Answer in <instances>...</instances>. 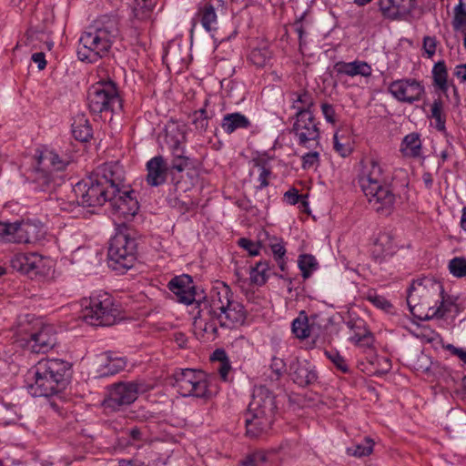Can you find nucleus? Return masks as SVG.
<instances>
[{
	"instance_id": "15",
	"label": "nucleus",
	"mask_w": 466,
	"mask_h": 466,
	"mask_svg": "<svg viewBox=\"0 0 466 466\" xmlns=\"http://www.w3.org/2000/svg\"><path fill=\"white\" fill-rule=\"evenodd\" d=\"M379 8L383 16L390 20L410 21L421 14L416 0H379Z\"/></svg>"
},
{
	"instance_id": "8",
	"label": "nucleus",
	"mask_w": 466,
	"mask_h": 466,
	"mask_svg": "<svg viewBox=\"0 0 466 466\" xmlns=\"http://www.w3.org/2000/svg\"><path fill=\"white\" fill-rule=\"evenodd\" d=\"M86 99L93 114L116 113L123 106L116 84L109 78L93 84L88 88Z\"/></svg>"
},
{
	"instance_id": "18",
	"label": "nucleus",
	"mask_w": 466,
	"mask_h": 466,
	"mask_svg": "<svg viewBox=\"0 0 466 466\" xmlns=\"http://www.w3.org/2000/svg\"><path fill=\"white\" fill-rule=\"evenodd\" d=\"M93 176L108 187L111 194L121 193L125 189V171L118 162H109L98 167Z\"/></svg>"
},
{
	"instance_id": "27",
	"label": "nucleus",
	"mask_w": 466,
	"mask_h": 466,
	"mask_svg": "<svg viewBox=\"0 0 466 466\" xmlns=\"http://www.w3.org/2000/svg\"><path fill=\"white\" fill-rule=\"evenodd\" d=\"M250 127V120L239 112L228 113L223 116L221 120V127L228 135H231L238 129H248Z\"/></svg>"
},
{
	"instance_id": "32",
	"label": "nucleus",
	"mask_w": 466,
	"mask_h": 466,
	"mask_svg": "<svg viewBox=\"0 0 466 466\" xmlns=\"http://www.w3.org/2000/svg\"><path fill=\"white\" fill-rule=\"evenodd\" d=\"M72 134L81 142H86L92 137V128L85 116H77L72 123Z\"/></svg>"
},
{
	"instance_id": "54",
	"label": "nucleus",
	"mask_w": 466,
	"mask_h": 466,
	"mask_svg": "<svg viewBox=\"0 0 466 466\" xmlns=\"http://www.w3.org/2000/svg\"><path fill=\"white\" fill-rule=\"evenodd\" d=\"M123 433L128 438L127 444L129 445H135L137 442L143 441L146 435L145 431L138 427L127 429Z\"/></svg>"
},
{
	"instance_id": "63",
	"label": "nucleus",
	"mask_w": 466,
	"mask_h": 466,
	"mask_svg": "<svg viewBox=\"0 0 466 466\" xmlns=\"http://www.w3.org/2000/svg\"><path fill=\"white\" fill-rule=\"evenodd\" d=\"M320 107L327 122L334 124L336 122V113L333 106L328 103H322Z\"/></svg>"
},
{
	"instance_id": "5",
	"label": "nucleus",
	"mask_w": 466,
	"mask_h": 466,
	"mask_svg": "<svg viewBox=\"0 0 466 466\" xmlns=\"http://www.w3.org/2000/svg\"><path fill=\"white\" fill-rule=\"evenodd\" d=\"M276 396L264 386L255 388L252 400L244 414L245 435L249 439L267 436L276 420Z\"/></svg>"
},
{
	"instance_id": "36",
	"label": "nucleus",
	"mask_w": 466,
	"mask_h": 466,
	"mask_svg": "<svg viewBox=\"0 0 466 466\" xmlns=\"http://www.w3.org/2000/svg\"><path fill=\"white\" fill-rule=\"evenodd\" d=\"M430 117L434 120V127L438 131L444 132L446 130V115L443 111V103L440 98L432 102Z\"/></svg>"
},
{
	"instance_id": "38",
	"label": "nucleus",
	"mask_w": 466,
	"mask_h": 466,
	"mask_svg": "<svg viewBox=\"0 0 466 466\" xmlns=\"http://www.w3.org/2000/svg\"><path fill=\"white\" fill-rule=\"evenodd\" d=\"M298 266L301 271L304 279H309L312 272L318 268V261L316 258L310 254H302L299 256Z\"/></svg>"
},
{
	"instance_id": "19",
	"label": "nucleus",
	"mask_w": 466,
	"mask_h": 466,
	"mask_svg": "<svg viewBox=\"0 0 466 466\" xmlns=\"http://www.w3.org/2000/svg\"><path fill=\"white\" fill-rule=\"evenodd\" d=\"M56 343L55 328L52 325H45L37 332L31 334L24 346L34 353L45 354L51 350Z\"/></svg>"
},
{
	"instance_id": "37",
	"label": "nucleus",
	"mask_w": 466,
	"mask_h": 466,
	"mask_svg": "<svg viewBox=\"0 0 466 466\" xmlns=\"http://www.w3.org/2000/svg\"><path fill=\"white\" fill-rule=\"evenodd\" d=\"M268 246L281 271L286 269V248L282 239L272 238Z\"/></svg>"
},
{
	"instance_id": "60",
	"label": "nucleus",
	"mask_w": 466,
	"mask_h": 466,
	"mask_svg": "<svg viewBox=\"0 0 466 466\" xmlns=\"http://www.w3.org/2000/svg\"><path fill=\"white\" fill-rule=\"evenodd\" d=\"M191 165L190 158L188 157H182L177 159H172L170 168L178 172L184 171Z\"/></svg>"
},
{
	"instance_id": "4",
	"label": "nucleus",
	"mask_w": 466,
	"mask_h": 466,
	"mask_svg": "<svg viewBox=\"0 0 466 466\" xmlns=\"http://www.w3.org/2000/svg\"><path fill=\"white\" fill-rule=\"evenodd\" d=\"M71 364L62 359H42L29 370L33 382L30 389L35 396H57L69 383Z\"/></svg>"
},
{
	"instance_id": "58",
	"label": "nucleus",
	"mask_w": 466,
	"mask_h": 466,
	"mask_svg": "<svg viewBox=\"0 0 466 466\" xmlns=\"http://www.w3.org/2000/svg\"><path fill=\"white\" fill-rule=\"evenodd\" d=\"M361 334L359 333V337L356 341H353L356 345L364 348L370 349L373 346L374 338L370 330H361Z\"/></svg>"
},
{
	"instance_id": "17",
	"label": "nucleus",
	"mask_w": 466,
	"mask_h": 466,
	"mask_svg": "<svg viewBox=\"0 0 466 466\" xmlns=\"http://www.w3.org/2000/svg\"><path fill=\"white\" fill-rule=\"evenodd\" d=\"M390 95L401 103L412 104L419 101L425 93L424 86L414 78H403L391 82Z\"/></svg>"
},
{
	"instance_id": "62",
	"label": "nucleus",
	"mask_w": 466,
	"mask_h": 466,
	"mask_svg": "<svg viewBox=\"0 0 466 466\" xmlns=\"http://www.w3.org/2000/svg\"><path fill=\"white\" fill-rule=\"evenodd\" d=\"M437 47V40L435 37L424 36L423 38V49L429 57H431Z\"/></svg>"
},
{
	"instance_id": "51",
	"label": "nucleus",
	"mask_w": 466,
	"mask_h": 466,
	"mask_svg": "<svg viewBox=\"0 0 466 466\" xmlns=\"http://www.w3.org/2000/svg\"><path fill=\"white\" fill-rule=\"evenodd\" d=\"M15 222L10 223L0 221V242H14V239L11 238L15 235Z\"/></svg>"
},
{
	"instance_id": "2",
	"label": "nucleus",
	"mask_w": 466,
	"mask_h": 466,
	"mask_svg": "<svg viewBox=\"0 0 466 466\" xmlns=\"http://www.w3.org/2000/svg\"><path fill=\"white\" fill-rule=\"evenodd\" d=\"M69 163L68 157H61L54 150L44 148L39 152L37 165L33 170L34 189L36 192L48 194V198H46V206L55 214H58L60 211L74 212L78 207L77 202L53 197L56 188L64 182V176L61 172Z\"/></svg>"
},
{
	"instance_id": "55",
	"label": "nucleus",
	"mask_w": 466,
	"mask_h": 466,
	"mask_svg": "<svg viewBox=\"0 0 466 466\" xmlns=\"http://www.w3.org/2000/svg\"><path fill=\"white\" fill-rule=\"evenodd\" d=\"M347 326L348 328L351 330V334L350 336V341H356L357 339H358V335L359 333L361 334V330H369L367 328H366V324L364 322V320L362 319H356V320H350L347 322Z\"/></svg>"
},
{
	"instance_id": "41",
	"label": "nucleus",
	"mask_w": 466,
	"mask_h": 466,
	"mask_svg": "<svg viewBox=\"0 0 466 466\" xmlns=\"http://www.w3.org/2000/svg\"><path fill=\"white\" fill-rule=\"evenodd\" d=\"M432 76L434 80V85L438 86L442 91H447L448 84V73L447 67L444 61H439L436 63L432 68Z\"/></svg>"
},
{
	"instance_id": "21",
	"label": "nucleus",
	"mask_w": 466,
	"mask_h": 466,
	"mask_svg": "<svg viewBox=\"0 0 466 466\" xmlns=\"http://www.w3.org/2000/svg\"><path fill=\"white\" fill-rule=\"evenodd\" d=\"M10 262L14 269L24 274H40L45 268L44 258L38 253H18Z\"/></svg>"
},
{
	"instance_id": "31",
	"label": "nucleus",
	"mask_w": 466,
	"mask_h": 466,
	"mask_svg": "<svg viewBox=\"0 0 466 466\" xmlns=\"http://www.w3.org/2000/svg\"><path fill=\"white\" fill-rule=\"evenodd\" d=\"M293 109H296L295 115L300 112L313 113L312 108L315 105L312 95L308 91L294 92L291 94Z\"/></svg>"
},
{
	"instance_id": "50",
	"label": "nucleus",
	"mask_w": 466,
	"mask_h": 466,
	"mask_svg": "<svg viewBox=\"0 0 466 466\" xmlns=\"http://www.w3.org/2000/svg\"><path fill=\"white\" fill-rule=\"evenodd\" d=\"M270 380H279L286 370V364L280 358L273 357L270 364Z\"/></svg>"
},
{
	"instance_id": "20",
	"label": "nucleus",
	"mask_w": 466,
	"mask_h": 466,
	"mask_svg": "<svg viewBox=\"0 0 466 466\" xmlns=\"http://www.w3.org/2000/svg\"><path fill=\"white\" fill-rule=\"evenodd\" d=\"M15 235L11 239L15 243H35L45 238L43 224L32 220L15 221Z\"/></svg>"
},
{
	"instance_id": "1",
	"label": "nucleus",
	"mask_w": 466,
	"mask_h": 466,
	"mask_svg": "<svg viewBox=\"0 0 466 466\" xmlns=\"http://www.w3.org/2000/svg\"><path fill=\"white\" fill-rule=\"evenodd\" d=\"M197 304L198 311L194 324L206 333L215 335L218 325L231 329L243 324L246 319L244 306L235 299L230 287L224 282L212 289L208 299Z\"/></svg>"
},
{
	"instance_id": "11",
	"label": "nucleus",
	"mask_w": 466,
	"mask_h": 466,
	"mask_svg": "<svg viewBox=\"0 0 466 466\" xmlns=\"http://www.w3.org/2000/svg\"><path fill=\"white\" fill-rule=\"evenodd\" d=\"M319 123L313 113H299L294 116V123L291 133L294 135L297 143L306 148H320V129Z\"/></svg>"
},
{
	"instance_id": "52",
	"label": "nucleus",
	"mask_w": 466,
	"mask_h": 466,
	"mask_svg": "<svg viewBox=\"0 0 466 466\" xmlns=\"http://www.w3.org/2000/svg\"><path fill=\"white\" fill-rule=\"evenodd\" d=\"M260 13V7L258 5H253L250 8H245L241 11L240 16L243 19L248 20L247 26L254 27L257 26V15Z\"/></svg>"
},
{
	"instance_id": "39",
	"label": "nucleus",
	"mask_w": 466,
	"mask_h": 466,
	"mask_svg": "<svg viewBox=\"0 0 466 466\" xmlns=\"http://www.w3.org/2000/svg\"><path fill=\"white\" fill-rule=\"evenodd\" d=\"M373 440L366 437L361 443H355L348 447L347 454L358 458L368 456L373 451Z\"/></svg>"
},
{
	"instance_id": "14",
	"label": "nucleus",
	"mask_w": 466,
	"mask_h": 466,
	"mask_svg": "<svg viewBox=\"0 0 466 466\" xmlns=\"http://www.w3.org/2000/svg\"><path fill=\"white\" fill-rule=\"evenodd\" d=\"M147 390V386L138 380L115 383L109 388L108 397L104 400V406L118 410L122 406L133 403L139 393H144Z\"/></svg>"
},
{
	"instance_id": "47",
	"label": "nucleus",
	"mask_w": 466,
	"mask_h": 466,
	"mask_svg": "<svg viewBox=\"0 0 466 466\" xmlns=\"http://www.w3.org/2000/svg\"><path fill=\"white\" fill-rule=\"evenodd\" d=\"M325 355L343 373H349L350 368L346 360L336 350H326Z\"/></svg>"
},
{
	"instance_id": "45",
	"label": "nucleus",
	"mask_w": 466,
	"mask_h": 466,
	"mask_svg": "<svg viewBox=\"0 0 466 466\" xmlns=\"http://www.w3.org/2000/svg\"><path fill=\"white\" fill-rule=\"evenodd\" d=\"M117 26V18L113 15H103L91 21L93 29H112Z\"/></svg>"
},
{
	"instance_id": "30",
	"label": "nucleus",
	"mask_w": 466,
	"mask_h": 466,
	"mask_svg": "<svg viewBox=\"0 0 466 466\" xmlns=\"http://www.w3.org/2000/svg\"><path fill=\"white\" fill-rule=\"evenodd\" d=\"M185 140V135L177 128L167 129L166 134V142L171 150L173 159L186 157L185 149L182 146Z\"/></svg>"
},
{
	"instance_id": "24",
	"label": "nucleus",
	"mask_w": 466,
	"mask_h": 466,
	"mask_svg": "<svg viewBox=\"0 0 466 466\" xmlns=\"http://www.w3.org/2000/svg\"><path fill=\"white\" fill-rule=\"evenodd\" d=\"M169 167L166 159L158 155L150 158L146 164L145 181L150 187H159L166 183Z\"/></svg>"
},
{
	"instance_id": "12",
	"label": "nucleus",
	"mask_w": 466,
	"mask_h": 466,
	"mask_svg": "<svg viewBox=\"0 0 466 466\" xmlns=\"http://www.w3.org/2000/svg\"><path fill=\"white\" fill-rule=\"evenodd\" d=\"M106 31H84L79 38L77 56L81 61L95 63L106 55L111 42Z\"/></svg>"
},
{
	"instance_id": "44",
	"label": "nucleus",
	"mask_w": 466,
	"mask_h": 466,
	"mask_svg": "<svg viewBox=\"0 0 466 466\" xmlns=\"http://www.w3.org/2000/svg\"><path fill=\"white\" fill-rule=\"evenodd\" d=\"M376 248H380L384 258L392 256L397 249V246L393 243L389 234H382L379 237Z\"/></svg>"
},
{
	"instance_id": "46",
	"label": "nucleus",
	"mask_w": 466,
	"mask_h": 466,
	"mask_svg": "<svg viewBox=\"0 0 466 466\" xmlns=\"http://www.w3.org/2000/svg\"><path fill=\"white\" fill-rule=\"evenodd\" d=\"M449 270L456 278L466 277V258L463 257H455L449 262Z\"/></svg>"
},
{
	"instance_id": "28",
	"label": "nucleus",
	"mask_w": 466,
	"mask_h": 466,
	"mask_svg": "<svg viewBox=\"0 0 466 466\" xmlns=\"http://www.w3.org/2000/svg\"><path fill=\"white\" fill-rule=\"evenodd\" d=\"M400 151L405 157H420L422 156V142L420 134L412 132L406 135L400 143Z\"/></svg>"
},
{
	"instance_id": "10",
	"label": "nucleus",
	"mask_w": 466,
	"mask_h": 466,
	"mask_svg": "<svg viewBox=\"0 0 466 466\" xmlns=\"http://www.w3.org/2000/svg\"><path fill=\"white\" fill-rule=\"evenodd\" d=\"M175 386L183 397L208 399L211 395L207 374L200 370L181 369L173 374Z\"/></svg>"
},
{
	"instance_id": "13",
	"label": "nucleus",
	"mask_w": 466,
	"mask_h": 466,
	"mask_svg": "<svg viewBox=\"0 0 466 466\" xmlns=\"http://www.w3.org/2000/svg\"><path fill=\"white\" fill-rule=\"evenodd\" d=\"M73 190L78 206H102L112 198L108 187L97 181L94 176L87 180L76 183Z\"/></svg>"
},
{
	"instance_id": "42",
	"label": "nucleus",
	"mask_w": 466,
	"mask_h": 466,
	"mask_svg": "<svg viewBox=\"0 0 466 466\" xmlns=\"http://www.w3.org/2000/svg\"><path fill=\"white\" fill-rule=\"evenodd\" d=\"M436 299H438V302H433L434 308H432L431 311H432L433 317L442 318L447 312L451 311L454 301L450 297H446L444 292Z\"/></svg>"
},
{
	"instance_id": "61",
	"label": "nucleus",
	"mask_w": 466,
	"mask_h": 466,
	"mask_svg": "<svg viewBox=\"0 0 466 466\" xmlns=\"http://www.w3.org/2000/svg\"><path fill=\"white\" fill-rule=\"evenodd\" d=\"M238 245L248 251L249 255L251 256H257L259 253V247L250 239L244 238H240L238 240Z\"/></svg>"
},
{
	"instance_id": "56",
	"label": "nucleus",
	"mask_w": 466,
	"mask_h": 466,
	"mask_svg": "<svg viewBox=\"0 0 466 466\" xmlns=\"http://www.w3.org/2000/svg\"><path fill=\"white\" fill-rule=\"evenodd\" d=\"M284 198L286 201L290 205H295L299 202L301 203L302 206L306 207L308 205L307 197L304 195H299V191L296 188H291L288 190L284 194Z\"/></svg>"
},
{
	"instance_id": "43",
	"label": "nucleus",
	"mask_w": 466,
	"mask_h": 466,
	"mask_svg": "<svg viewBox=\"0 0 466 466\" xmlns=\"http://www.w3.org/2000/svg\"><path fill=\"white\" fill-rule=\"evenodd\" d=\"M271 58V52L268 48H254L251 50L248 59L258 67L265 66Z\"/></svg>"
},
{
	"instance_id": "6",
	"label": "nucleus",
	"mask_w": 466,
	"mask_h": 466,
	"mask_svg": "<svg viewBox=\"0 0 466 466\" xmlns=\"http://www.w3.org/2000/svg\"><path fill=\"white\" fill-rule=\"evenodd\" d=\"M79 318L92 326H112L119 318V309L107 292L95 293L81 300Z\"/></svg>"
},
{
	"instance_id": "48",
	"label": "nucleus",
	"mask_w": 466,
	"mask_h": 466,
	"mask_svg": "<svg viewBox=\"0 0 466 466\" xmlns=\"http://www.w3.org/2000/svg\"><path fill=\"white\" fill-rule=\"evenodd\" d=\"M301 160V167L305 170L317 167L320 162V154L317 149H312L311 151L304 154Z\"/></svg>"
},
{
	"instance_id": "59",
	"label": "nucleus",
	"mask_w": 466,
	"mask_h": 466,
	"mask_svg": "<svg viewBox=\"0 0 466 466\" xmlns=\"http://www.w3.org/2000/svg\"><path fill=\"white\" fill-rule=\"evenodd\" d=\"M126 365L127 360L125 358L110 359L106 365L107 372L110 374L117 373L120 370H124L126 368Z\"/></svg>"
},
{
	"instance_id": "53",
	"label": "nucleus",
	"mask_w": 466,
	"mask_h": 466,
	"mask_svg": "<svg viewBox=\"0 0 466 466\" xmlns=\"http://www.w3.org/2000/svg\"><path fill=\"white\" fill-rule=\"evenodd\" d=\"M466 25V4L460 0L459 5L454 8L453 26L455 28Z\"/></svg>"
},
{
	"instance_id": "64",
	"label": "nucleus",
	"mask_w": 466,
	"mask_h": 466,
	"mask_svg": "<svg viewBox=\"0 0 466 466\" xmlns=\"http://www.w3.org/2000/svg\"><path fill=\"white\" fill-rule=\"evenodd\" d=\"M451 355L456 356L463 364H466V350L462 348H457L452 344H447L444 346Z\"/></svg>"
},
{
	"instance_id": "23",
	"label": "nucleus",
	"mask_w": 466,
	"mask_h": 466,
	"mask_svg": "<svg viewBox=\"0 0 466 466\" xmlns=\"http://www.w3.org/2000/svg\"><path fill=\"white\" fill-rule=\"evenodd\" d=\"M170 291L177 297V300L186 305L192 304L195 299V287L193 280L188 275L174 277L167 285Z\"/></svg>"
},
{
	"instance_id": "40",
	"label": "nucleus",
	"mask_w": 466,
	"mask_h": 466,
	"mask_svg": "<svg viewBox=\"0 0 466 466\" xmlns=\"http://www.w3.org/2000/svg\"><path fill=\"white\" fill-rule=\"evenodd\" d=\"M292 333L299 339H306L309 336V326L307 315L302 311L291 324Z\"/></svg>"
},
{
	"instance_id": "16",
	"label": "nucleus",
	"mask_w": 466,
	"mask_h": 466,
	"mask_svg": "<svg viewBox=\"0 0 466 466\" xmlns=\"http://www.w3.org/2000/svg\"><path fill=\"white\" fill-rule=\"evenodd\" d=\"M133 190L122 189L121 193H113L109 198L112 215L119 220V224L130 221L139 209L138 201L132 196Z\"/></svg>"
},
{
	"instance_id": "25",
	"label": "nucleus",
	"mask_w": 466,
	"mask_h": 466,
	"mask_svg": "<svg viewBox=\"0 0 466 466\" xmlns=\"http://www.w3.org/2000/svg\"><path fill=\"white\" fill-rule=\"evenodd\" d=\"M333 68L338 75L349 76H361L368 77L372 74L371 66L367 62L360 60L352 62L339 61L334 65Z\"/></svg>"
},
{
	"instance_id": "26",
	"label": "nucleus",
	"mask_w": 466,
	"mask_h": 466,
	"mask_svg": "<svg viewBox=\"0 0 466 466\" xmlns=\"http://www.w3.org/2000/svg\"><path fill=\"white\" fill-rule=\"evenodd\" d=\"M193 21L194 26L196 22L198 21L204 29H216L218 25V9L211 4L205 3L198 7Z\"/></svg>"
},
{
	"instance_id": "9",
	"label": "nucleus",
	"mask_w": 466,
	"mask_h": 466,
	"mask_svg": "<svg viewBox=\"0 0 466 466\" xmlns=\"http://www.w3.org/2000/svg\"><path fill=\"white\" fill-rule=\"evenodd\" d=\"M137 243L134 238L117 232L109 242L108 266L121 274L133 268L137 259Z\"/></svg>"
},
{
	"instance_id": "29",
	"label": "nucleus",
	"mask_w": 466,
	"mask_h": 466,
	"mask_svg": "<svg viewBox=\"0 0 466 466\" xmlns=\"http://www.w3.org/2000/svg\"><path fill=\"white\" fill-rule=\"evenodd\" d=\"M275 451H257L248 454L241 462L242 466H276Z\"/></svg>"
},
{
	"instance_id": "57",
	"label": "nucleus",
	"mask_w": 466,
	"mask_h": 466,
	"mask_svg": "<svg viewBox=\"0 0 466 466\" xmlns=\"http://www.w3.org/2000/svg\"><path fill=\"white\" fill-rule=\"evenodd\" d=\"M333 148L341 157H346L350 155L352 148L350 143H341L338 133L333 136Z\"/></svg>"
},
{
	"instance_id": "35",
	"label": "nucleus",
	"mask_w": 466,
	"mask_h": 466,
	"mask_svg": "<svg viewBox=\"0 0 466 466\" xmlns=\"http://www.w3.org/2000/svg\"><path fill=\"white\" fill-rule=\"evenodd\" d=\"M253 164L259 171L258 177V185L256 186V189L261 190L269 185V178L272 175V171L268 166V160L265 158L253 159Z\"/></svg>"
},
{
	"instance_id": "34",
	"label": "nucleus",
	"mask_w": 466,
	"mask_h": 466,
	"mask_svg": "<svg viewBox=\"0 0 466 466\" xmlns=\"http://www.w3.org/2000/svg\"><path fill=\"white\" fill-rule=\"evenodd\" d=\"M271 268L269 261L263 260L256 263L254 267L250 268L249 275L250 280L253 284L258 286L264 285L271 275Z\"/></svg>"
},
{
	"instance_id": "3",
	"label": "nucleus",
	"mask_w": 466,
	"mask_h": 466,
	"mask_svg": "<svg viewBox=\"0 0 466 466\" xmlns=\"http://www.w3.org/2000/svg\"><path fill=\"white\" fill-rule=\"evenodd\" d=\"M359 183L371 208L379 214L389 216L394 208L396 197L388 185L381 162L368 157L360 162Z\"/></svg>"
},
{
	"instance_id": "33",
	"label": "nucleus",
	"mask_w": 466,
	"mask_h": 466,
	"mask_svg": "<svg viewBox=\"0 0 466 466\" xmlns=\"http://www.w3.org/2000/svg\"><path fill=\"white\" fill-rule=\"evenodd\" d=\"M208 103L209 100L206 99L204 101L203 107L194 111L193 114L190 116L195 129L199 133H204L207 131L208 127V122L214 115L213 112L208 113L207 110Z\"/></svg>"
},
{
	"instance_id": "22",
	"label": "nucleus",
	"mask_w": 466,
	"mask_h": 466,
	"mask_svg": "<svg viewBox=\"0 0 466 466\" xmlns=\"http://www.w3.org/2000/svg\"><path fill=\"white\" fill-rule=\"evenodd\" d=\"M289 376L294 383L306 387L314 383L318 379L315 367L308 360L296 359L289 365Z\"/></svg>"
},
{
	"instance_id": "7",
	"label": "nucleus",
	"mask_w": 466,
	"mask_h": 466,
	"mask_svg": "<svg viewBox=\"0 0 466 466\" xmlns=\"http://www.w3.org/2000/svg\"><path fill=\"white\" fill-rule=\"evenodd\" d=\"M443 293L442 284L432 277H422L413 279L407 290V305L410 312L416 318L423 319L428 314L423 316V311L428 309L431 310L433 302Z\"/></svg>"
},
{
	"instance_id": "49",
	"label": "nucleus",
	"mask_w": 466,
	"mask_h": 466,
	"mask_svg": "<svg viewBox=\"0 0 466 466\" xmlns=\"http://www.w3.org/2000/svg\"><path fill=\"white\" fill-rule=\"evenodd\" d=\"M366 299L372 303L378 309L388 310L392 305L383 296L378 295L375 291L370 290L366 294Z\"/></svg>"
}]
</instances>
